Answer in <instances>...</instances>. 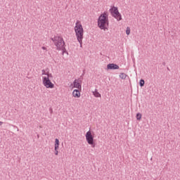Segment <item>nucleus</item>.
Listing matches in <instances>:
<instances>
[{
  "label": "nucleus",
  "instance_id": "nucleus-1",
  "mask_svg": "<svg viewBox=\"0 0 180 180\" xmlns=\"http://www.w3.org/2000/svg\"><path fill=\"white\" fill-rule=\"evenodd\" d=\"M98 26L101 30H108L109 29V15L106 12L101 14L98 18Z\"/></svg>",
  "mask_w": 180,
  "mask_h": 180
},
{
  "label": "nucleus",
  "instance_id": "nucleus-2",
  "mask_svg": "<svg viewBox=\"0 0 180 180\" xmlns=\"http://www.w3.org/2000/svg\"><path fill=\"white\" fill-rule=\"evenodd\" d=\"M75 32L76 33L77 40V41H79L80 47H82V39H84V28L82 27V25L79 23V21H77L75 23Z\"/></svg>",
  "mask_w": 180,
  "mask_h": 180
},
{
  "label": "nucleus",
  "instance_id": "nucleus-3",
  "mask_svg": "<svg viewBox=\"0 0 180 180\" xmlns=\"http://www.w3.org/2000/svg\"><path fill=\"white\" fill-rule=\"evenodd\" d=\"M51 40L53 41L54 45L56 46V50H60L63 47H65V41H64L63 37L60 36H56L53 38H51Z\"/></svg>",
  "mask_w": 180,
  "mask_h": 180
},
{
  "label": "nucleus",
  "instance_id": "nucleus-4",
  "mask_svg": "<svg viewBox=\"0 0 180 180\" xmlns=\"http://www.w3.org/2000/svg\"><path fill=\"white\" fill-rule=\"evenodd\" d=\"M112 16L115 18V19H117V22H120L122 20V14L119 13V10L117 9V7H114L110 9Z\"/></svg>",
  "mask_w": 180,
  "mask_h": 180
},
{
  "label": "nucleus",
  "instance_id": "nucleus-5",
  "mask_svg": "<svg viewBox=\"0 0 180 180\" xmlns=\"http://www.w3.org/2000/svg\"><path fill=\"white\" fill-rule=\"evenodd\" d=\"M86 140L88 144H89L90 146H91V147H93V148H94L95 142L94 141V136L92 135V131H91V130L88 131L86 133Z\"/></svg>",
  "mask_w": 180,
  "mask_h": 180
},
{
  "label": "nucleus",
  "instance_id": "nucleus-6",
  "mask_svg": "<svg viewBox=\"0 0 180 180\" xmlns=\"http://www.w3.org/2000/svg\"><path fill=\"white\" fill-rule=\"evenodd\" d=\"M42 83L44 84V86H46V88H51V89L54 88V84L51 82L49 77H44L42 79Z\"/></svg>",
  "mask_w": 180,
  "mask_h": 180
},
{
  "label": "nucleus",
  "instance_id": "nucleus-7",
  "mask_svg": "<svg viewBox=\"0 0 180 180\" xmlns=\"http://www.w3.org/2000/svg\"><path fill=\"white\" fill-rule=\"evenodd\" d=\"M108 70H119V65L115 63H110L107 65Z\"/></svg>",
  "mask_w": 180,
  "mask_h": 180
},
{
  "label": "nucleus",
  "instance_id": "nucleus-8",
  "mask_svg": "<svg viewBox=\"0 0 180 180\" xmlns=\"http://www.w3.org/2000/svg\"><path fill=\"white\" fill-rule=\"evenodd\" d=\"M73 86L74 88H77V89H81L82 86L81 84H79V79H75V81L73 82Z\"/></svg>",
  "mask_w": 180,
  "mask_h": 180
},
{
  "label": "nucleus",
  "instance_id": "nucleus-9",
  "mask_svg": "<svg viewBox=\"0 0 180 180\" xmlns=\"http://www.w3.org/2000/svg\"><path fill=\"white\" fill-rule=\"evenodd\" d=\"M74 98H79L81 96V92L79 89H75L72 92Z\"/></svg>",
  "mask_w": 180,
  "mask_h": 180
},
{
  "label": "nucleus",
  "instance_id": "nucleus-10",
  "mask_svg": "<svg viewBox=\"0 0 180 180\" xmlns=\"http://www.w3.org/2000/svg\"><path fill=\"white\" fill-rule=\"evenodd\" d=\"M60 146V141L58 140V139H55V151L58 150Z\"/></svg>",
  "mask_w": 180,
  "mask_h": 180
},
{
  "label": "nucleus",
  "instance_id": "nucleus-11",
  "mask_svg": "<svg viewBox=\"0 0 180 180\" xmlns=\"http://www.w3.org/2000/svg\"><path fill=\"white\" fill-rule=\"evenodd\" d=\"M59 51H62V54H68V52L67 51V49H65V46H63V48H60V49H58Z\"/></svg>",
  "mask_w": 180,
  "mask_h": 180
},
{
  "label": "nucleus",
  "instance_id": "nucleus-12",
  "mask_svg": "<svg viewBox=\"0 0 180 180\" xmlns=\"http://www.w3.org/2000/svg\"><path fill=\"white\" fill-rule=\"evenodd\" d=\"M120 78H121V79H126V78H127V75L125 73H120Z\"/></svg>",
  "mask_w": 180,
  "mask_h": 180
},
{
  "label": "nucleus",
  "instance_id": "nucleus-13",
  "mask_svg": "<svg viewBox=\"0 0 180 180\" xmlns=\"http://www.w3.org/2000/svg\"><path fill=\"white\" fill-rule=\"evenodd\" d=\"M93 95H94L96 98H101V94H99L96 90L93 92Z\"/></svg>",
  "mask_w": 180,
  "mask_h": 180
},
{
  "label": "nucleus",
  "instance_id": "nucleus-14",
  "mask_svg": "<svg viewBox=\"0 0 180 180\" xmlns=\"http://www.w3.org/2000/svg\"><path fill=\"white\" fill-rule=\"evenodd\" d=\"M144 84H146V82L144 81V79H141L140 81H139V85L141 87H143L144 86Z\"/></svg>",
  "mask_w": 180,
  "mask_h": 180
},
{
  "label": "nucleus",
  "instance_id": "nucleus-15",
  "mask_svg": "<svg viewBox=\"0 0 180 180\" xmlns=\"http://www.w3.org/2000/svg\"><path fill=\"white\" fill-rule=\"evenodd\" d=\"M136 120H141V114L140 112L136 114Z\"/></svg>",
  "mask_w": 180,
  "mask_h": 180
},
{
  "label": "nucleus",
  "instance_id": "nucleus-16",
  "mask_svg": "<svg viewBox=\"0 0 180 180\" xmlns=\"http://www.w3.org/2000/svg\"><path fill=\"white\" fill-rule=\"evenodd\" d=\"M126 33H127V36H129V34H130V27H127Z\"/></svg>",
  "mask_w": 180,
  "mask_h": 180
},
{
  "label": "nucleus",
  "instance_id": "nucleus-17",
  "mask_svg": "<svg viewBox=\"0 0 180 180\" xmlns=\"http://www.w3.org/2000/svg\"><path fill=\"white\" fill-rule=\"evenodd\" d=\"M47 77L46 78H53V75L50 74V73H47Z\"/></svg>",
  "mask_w": 180,
  "mask_h": 180
},
{
  "label": "nucleus",
  "instance_id": "nucleus-18",
  "mask_svg": "<svg viewBox=\"0 0 180 180\" xmlns=\"http://www.w3.org/2000/svg\"><path fill=\"white\" fill-rule=\"evenodd\" d=\"M41 72H42V75H47V73H46V70H42Z\"/></svg>",
  "mask_w": 180,
  "mask_h": 180
},
{
  "label": "nucleus",
  "instance_id": "nucleus-19",
  "mask_svg": "<svg viewBox=\"0 0 180 180\" xmlns=\"http://www.w3.org/2000/svg\"><path fill=\"white\" fill-rule=\"evenodd\" d=\"M49 112H50V113H53V108H49Z\"/></svg>",
  "mask_w": 180,
  "mask_h": 180
},
{
  "label": "nucleus",
  "instance_id": "nucleus-20",
  "mask_svg": "<svg viewBox=\"0 0 180 180\" xmlns=\"http://www.w3.org/2000/svg\"><path fill=\"white\" fill-rule=\"evenodd\" d=\"M55 155H58V150H55Z\"/></svg>",
  "mask_w": 180,
  "mask_h": 180
},
{
  "label": "nucleus",
  "instance_id": "nucleus-21",
  "mask_svg": "<svg viewBox=\"0 0 180 180\" xmlns=\"http://www.w3.org/2000/svg\"><path fill=\"white\" fill-rule=\"evenodd\" d=\"M41 49L42 50H47V48H46L45 46H42Z\"/></svg>",
  "mask_w": 180,
  "mask_h": 180
},
{
  "label": "nucleus",
  "instance_id": "nucleus-22",
  "mask_svg": "<svg viewBox=\"0 0 180 180\" xmlns=\"http://www.w3.org/2000/svg\"><path fill=\"white\" fill-rule=\"evenodd\" d=\"M1 124H4V122H2L0 121V126H1Z\"/></svg>",
  "mask_w": 180,
  "mask_h": 180
}]
</instances>
